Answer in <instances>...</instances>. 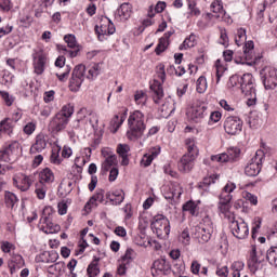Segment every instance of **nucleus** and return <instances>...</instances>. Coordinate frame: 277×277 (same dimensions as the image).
Instances as JSON below:
<instances>
[{"mask_svg": "<svg viewBox=\"0 0 277 277\" xmlns=\"http://www.w3.org/2000/svg\"><path fill=\"white\" fill-rule=\"evenodd\" d=\"M261 56L254 54V41L250 40L245 43L243 55L240 60H235L236 64H247V66H254L259 64Z\"/></svg>", "mask_w": 277, "mask_h": 277, "instance_id": "obj_6", "label": "nucleus"}, {"mask_svg": "<svg viewBox=\"0 0 277 277\" xmlns=\"http://www.w3.org/2000/svg\"><path fill=\"white\" fill-rule=\"evenodd\" d=\"M166 272H170V264L166 262V259H158L153 263V266H151L153 276H155V274L159 276V274L161 273L166 274Z\"/></svg>", "mask_w": 277, "mask_h": 277, "instance_id": "obj_21", "label": "nucleus"}, {"mask_svg": "<svg viewBox=\"0 0 277 277\" xmlns=\"http://www.w3.org/2000/svg\"><path fill=\"white\" fill-rule=\"evenodd\" d=\"M23 131L26 135H32L34 131H36V122H28L26 126H24Z\"/></svg>", "mask_w": 277, "mask_h": 277, "instance_id": "obj_53", "label": "nucleus"}, {"mask_svg": "<svg viewBox=\"0 0 277 277\" xmlns=\"http://www.w3.org/2000/svg\"><path fill=\"white\" fill-rule=\"evenodd\" d=\"M239 85L242 94H254V76L252 74H245L240 77Z\"/></svg>", "mask_w": 277, "mask_h": 277, "instance_id": "obj_16", "label": "nucleus"}, {"mask_svg": "<svg viewBox=\"0 0 277 277\" xmlns=\"http://www.w3.org/2000/svg\"><path fill=\"white\" fill-rule=\"evenodd\" d=\"M193 47H196V35L194 34L184 40V42L180 45V51L193 49Z\"/></svg>", "mask_w": 277, "mask_h": 277, "instance_id": "obj_39", "label": "nucleus"}, {"mask_svg": "<svg viewBox=\"0 0 277 277\" xmlns=\"http://www.w3.org/2000/svg\"><path fill=\"white\" fill-rule=\"evenodd\" d=\"M170 44V41L163 39V37H161L159 39V42L155 49V53L156 55H159L160 53H163V51H166V49H168V45Z\"/></svg>", "mask_w": 277, "mask_h": 277, "instance_id": "obj_44", "label": "nucleus"}, {"mask_svg": "<svg viewBox=\"0 0 277 277\" xmlns=\"http://www.w3.org/2000/svg\"><path fill=\"white\" fill-rule=\"evenodd\" d=\"M180 239L182 240V243H184V246H189V241H190V237H189V229L185 228L181 236Z\"/></svg>", "mask_w": 277, "mask_h": 277, "instance_id": "obj_56", "label": "nucleus"}, {"mask_svg": "<svg viewBox=\"0 0 277 277\" xmlns=\"http://www.w3.org/2000/svg\"><path fill=\"white\" fill-rule=\"evenodd\" d=\"M2 133L9 136L14 133V121L11 118H4L0 121V137Z\"/></svg>", "mask_w": 277, "mask_h": 277, "instance_id": "obj_27", "label": "nucleus"}, {"mask_svg": "<svg viewBox=\"0 0 277 277\" xmlns=\"http://www.w3.org/2000/svg\"><path fill=\"white\" fill-rule=\"evenodd\" d=\"M98 261H101V258L94 256L93 261L89 264L87 268V273L89 277H95L101 274V268L98 267Z\"/></svg>", "mask_w": 277, "mask_h": 277, "instance_id": "obj_32", "label": "nucleus"}, {"mask_svg": "<svg viewBox=\"0 0 277 277\" xmlns=\"http://www.w3.org/2000/svg\"><path fill=\"white\" fill-rule=\"evenodd\" d=\"M25 265V260L23 259V255L21 254H15L12 256V260L9 262V267L11 274H14L17 269H21Z\"/></svg>", "mask_w": 277, "mask_h": 277, "instance_id": "obj_31", "label": "nucleus"}, {"mask_svg": "<svg viewBox=\"0 0 277 277\" xmlns=\"http://www.w3.org/2000/svg\"><path fill=\"white\" fill-rule=\"evenodd\" d=\"M207 114V105L205 103L195 102L187 111V118L192 122H201Z\"/></svg>", "mask_w": 277, "mask_h": 277, "instance_id": "obj_14", "label": "nucleus"}, {"mask_svg": "<svg viewBox=\"0 0 277 277\" xmlns=\"http://www.w3.org/2000/svg\"><path fill=\"white\" fill-rule=\"evenodd\" d=\"M39 183H47V185H51L53 181H55V174H53V171L50 168H44L39 173Z\"/></svg>", "mask_w": 277, "mask_h": 277, "instance_id": "obj_28", "label": "nucleus"}, {"mask_svg": "<svg viewBox=\"0 0 277 277\" xmlns=\"http://www.w3.org/2000/svg\"><path fill=\"white\" fill-rule=\"evenodd\" d=\"M135 243H136V246H141L142 248H148V246H150V240H148V238H146V236H144V237L136 236Z\"/></svg>", "mask_w": 277, "mask_h": 277, "instance_id": "obj_52", "label": "nucleus"}, {"mask_svg": "<svg viewBox=\"0 0 277 277\" xmlns=\"http://www.w3.org/2000/svg\"><path fill=\"white\" fill-rule=\"evenodd\" d=\"M47 148V136L40 133L36 136V143L30 147V154L42 153Z\"/></svg>", "mask_w": 277, "mask_h": 277, "instance_id": "obj_25", "label": "nucleus"}, {"mask_svg": "<svg viewBox=\"0 0 277 277\" xmlns=\"http://www.w3.org/2000/svg\"><path fill=\"white\" fill-rule=\"evenodd\" d=\"M248 39V36L246 35V29L239 28L237 30V35L235 38V42L237 47H241L242 44H246V40Z\"/></svg>", "mask_w": 277, "mask_h": 277, "instance_id": "obj_41", "label": "nucleus"}, {"mask_svg": "<svg viewBox=\"0 0 277 277\" xmlns=\"http://www.w3.org/2000/svg\"><path fill=\"white\" fill-rule=\"evenodd\" d=\"M4 202L9 209H14V205L18 202V197L12 192L4 193Z\"/></svg>", "mask_w": 277, "mask_h": 277, "instance_id": "obj_38", "label": "nucleus"}, {"mask_svg": "<svg viewBox=\"0 0 277 277\" xmlns=\"http://www.w3.org/2000/svg\"><path fill=\"white\" fill-rule=\"evenodd\" d=\"M47 211H49V208H45L42 212V216L40 219L41 224H45L47 226H49V230H45L47 235L53 233L54 230H60V225H55V228L53 229V227L51 226V220L49 217V215H47Z\"/></svg>", "mask_w": 277, "mask_h": 277, "instance_id": "obj_36", "label": "nucleus"}, {"mask_svg": "<svg viewBox=\"0 0 277 277\" xmlns=\"http://www.w3.org/2000/svg\"><path fill=\"white\" fill-rule=\"evenodd\" d=\"M128 140H131V142H136V140H140V137L144 135V131H146V123H144V113L140 110H134L131 113L128 119Z\"/></svg>", "mask_w": 277, "mask_h": 277, "instance_id": "obj_1", "label": "nucleus"}, {"mask_svg": "<svg viewBox=\"0 0 277 277\" xmlns=\"http://www.w3.org/2000/svg\"><path fill=\"white\" fill-rule=\"evenodd\" d=\"M103 70V63H95L89 67L87 79H96Z\"/></svg>", "mask_w": 277, "mask_h": 277, "instance_id": "obj_35", "label": "nucleus"}, {"mask_svg": "<svg viewBox=\"0 0 277 277\" xmlns=\"http://www.w3.org/2000/svg\"><path fill=\"white\" fill-rule=\"evenodd\" d=\"M150 95L156 105L161 103V98H163V87L159 83V81H154V83L150 84Z\"/></svg>", "mask_w": 277, "mask_h": 277, "instance_id": "obj_23", "label": "nucleus"}, {"mask_svg": "<svg viewBox=\"0 0 277 277\" xmlns=\"http://www.w3.org/2000/svg\"><path fill=\"white\" fill-rule=\"evenodd\" d=\"M13 181L14 185H16L21 192H27L34 183V177L31 175H24L21 182L16 181V179H13Z\"/></svg>", "mask_w": 277, "mask_h": 277, "instance_id": "obj_29", "label": "nucleus"}, {"mask_svg": "<svg viewBox=\"0 0 277 277\" xmlns=\"http://www.w3.org/2000/svg\"><path fill=\"white\" fill-rule=\"evenodd\" d=\"M260 77L265 90H276L277 88V69L265 67L261 70Z\"/></svg>", "mask_w": 277, "mask_h": 277, "instance_id": "obj_9", "label": "nucleus"}, {"mask_svg": "<svg viewBox=\"0 0 277 277\" xmlns=\"http://www.w3.org/2000/svg\"><path fill=\"white\" fill-rule=\"evenodd\" d=\"M19 154L21 144L15 141L0 150V161H4L5 163H10V161H16Z\"/></svg>", "mask_w": 277, "mask_h": 277, "instance_id": "obj_10", "label": "nucleus"}, {"mask_svg": "<svg viewBox=\"0 0 277 277\" xmlns=\"http://www.w3.org/2000/svg\"><path fill=\"white\" fill-rule=\"evenodd\" d=\"M263 159H265V154L263 150H258L255 156L245 167V174L247 176H259L261 168H263Z\"/></svg>", "mask_w": 277, "mask_h": 277, "instance_id": "obj_7", "label": "nucleus"}, {"mask_svg": "<svg viewBox=\"0 0 277 277\" xmlns=\"http://www.w3.org/2000/svg\"><path fill=\"white\" fill-rule=\"evenodd\" d=\"M153 161V157H150L148 154H145L141 160V166H143V168H148Z\"/></svg>", "mask_w": 277, "mask_h": 277, "instance_id": "obj_59", "label": "nucleus"}, {"mask_svg": "<svg viewBox=\"0 0 277 277\" xmlns=\"http://www.w3.org/2000/svg\"><path fill=\"white\" fill-rule=\"evenodd\" d=\"M216 276L219 277H228V266H217Z\"/></svg>", "mask_w": 277, "mask_h": 277, "instance_id": "obj_60", "label": "nucleus"}, {"mask_svg": "<svg viewBox=\"0 0 277 277\" xmlns=\"http://www.w3.org/2000/svg\"><path fill=\"white\" fill-rule=\"evenodd\" d=\"M264 261H265V256H263V251H256V246H251V250L249 252V259L247 262V265L251 274H256L259 269H262Z\"/></svg>", "mask_w": 277, "mask_h": 277, "instance_id": "obj_8", "label": "nucleus"}, {"mask_svg": "<svg viewBox=\"0 0 277 277\" xmlns=\"http://www.w3.org/2000/svg\"><path fill=\"white\" fill-rule=\"evenodd\" d=\"M65 42L67 43L69 49L74 50H68L66 47L62 45L60 49L61 51H65V55H68V57H77L79 55V47L77 45V38L75 35H66L64 37Z\"/></svg>", "mask_w": 277, "mask_h": 277, "instance_id": "obj_17", "label": "nucleus"}, {"mask_svg": "<svg viewBox=\"0 0 277 277\" xmlns=\"http://www.w3.org/2000/svg\"><path fill=\"white\" fill-rule=\"evenodd\" d=\"M44 66H47V55L42 52L34 54V70L36 75H42Z\"/></svg>", "mask_w": 277, "mask_h": 277, "instance_id": "obj_18", "label": "nucleus"}, {"mask_svg": "<svg viewBox=\"0 0 277 277\" xmlns=\"http://www.w3.org/2000/svg\"><path fill=\"white\" fill-rule=\"evenodd\" d=\"M134 101L136 105H145L146 104V93L144 91H136L134 94Z\"/></svg>", "mask_w": 277, "mask_h": 277, "instance_id": "obj_49", "label": "nucleus"}, {"mask_svg": "<svg viewBox=\"0 0 277 277\" xmlns=\"http://www.w3.org/2000/svg\"><path fill=\"white\" fill-rule=\"evenodd\" d=\"M133 254H135V251H133V249H127L121 262L127 263L129 265V263L133 261Z\"/></svg>", "mask_w": 277, "mask_h": 277, "instance_id": "obj_55", "label": "nucleus"}, {"mask_svg": "<svg viewBox=\"0 0 277 277\" xmlns=\"http://www.w3.org/2000/svg\"><path fill=\"white\" fill-rule=\"evenodd\" d=\"M12 248H14V245H12L11 242L4 241L1 243L2 252L10 253L12 251Z\"/></svg>", "mask_w": 277, "mask_h": 277, "instance_id": "obj_62", "label": "nucleus"}, {"mask_svg": "<svg viewBox=\"0 0 277 277\" xmlns=\"http://www.w3.org/2000/svg\"><path fill=\"white\" fill-rule=\"evenodd\" d=\"M237 189V185L228 182L222 189L219 200V210L221 213H228L230 211V200H233V192Z\"/></svg>", "mask_w": 277, "mask_h": 277, "instance_id": "obj_5", "label": "nucleus"}, {"mask_svg": "<svg viewBox=\"0 0 277 277\" xmlns=\"http://www.w3.org/2000/svg\"><path fill=\"white\" fill-rule=\"evenodd\" d=\"M12 29H14V27L6 25L5 27H1L0 28V38H3V36H8V34H12Z\"/></svg>", "mask_w": 277, "mask_h": 277, "instance_id": "obj_63", "label": "nucleus"}, {"mask_svg": "<svg viewBox=\"0 0 277 277\" xmlns=\"http://www.w3.org/2000/svg\"><path fill=\"white\" fill-rule=\"evenodd\" d=\"M70 70H71V67L69 65H66L64 72L56 74L58 81H62V82L66 81V79H68V75H70Z\"/></svg>", "mask_w": 277, "mask_h": 277, "instance_id": "obj_54", "label": "nucleus"}, {"mask_svg": "<svg viewBox=\"0 0 277 277\" xmlns=\"http://www.w3.org/2000/svg\"><path fill=\"white\" fill-rule=\"evenodd\" d=\"M239 155H241V149L239 147H230L227 149V156L229 157V161H235Z\"/></svg>", "mask_w": 277, "mask_h": 277, "instance_id": "obj_47", "label": "nucleus"}, {"mask_svg": "<svg viewBox=\"0 0 277 277\" xmlns=\"http://www.w3.org/2000/svg\"><path fill=\"white\" fill-rule=\"evenodd\" d=\"M185 143H186L187 153L184 155H186L193 159H196V157H198V147L196 146V143L192 138H187L185 141Z\"/></svg>", "mask_w": 277, "mask_h": 277, "instance_id": "obj_34", "label": "nucleus"}, {"mask_svg": "<svg viewBox=\"0 0 277 277\" xmlns=\"http://www.w3.org/2000/svg\"><path fill=\"white\" fill-rule=\"evenodd\" d=\"M0 96L3 98L8 107H12L14 103V96L10 95V93L6 91H0Z\"/></svg>", "mask_w": 277, "mask_h": 277, "instance_id": "obj_51", "label": "nucleus"}, {"mask_svg": "<svg viewBox=\"0 0 277 277\" xmlns=\"http://www.w3.org/2000/svg\"><path fill=\"white\" fill-rule=\"evenodd\" d=\"M195 161L196 158L184 155L177 163L179 171L184 173L192 172Z\"/></svg>", "mask_w": 277, "mask_h": 277, "instance_id": "obj_20", "label": "nucleus"}, {"mask_svg": "<svg viewBox=\"0 0 277 277\" xmlns=\"http://www.w3.org/2000/svg\"><path fill=\"white\" fill-rule=\"evenodd\" d=\"M230 230L236 239H247L248 235H250V228L243 219L233 220L230 222Z\"/></svg>", "mask_w": 277, "mask_h": 277, "instance_id": "obj_12", "label": "nucleus"}, {"mask_svg": "<svg viewBox=\"0 0 277 277\" xmlns=\"http://www.w3.org/2000/svg\"><path fill=\"white\" fill-rule=\"evenodd\" d=\"M266 261L269 265L277 267V246H273L266 251Z\"/></svg>", "mask_w": 277, "mask_h": 277, "instance_id": "obj_37", "label": "nucleus"}, {"mask_svg": "<svg viewBox=\"0 0 277 277\" xmlns=\"http://www.w3.org/2000/svg\"><path fill=\"white\" fill-rule=\"evenodd\" d=\"M211 12L214 14H225L226 12L224 11V6L222 5V1L220 0H214L211 5Z\"/></svg>", "mask_w": 277, "mask_h": 277, "instance_id": "obj_43", "label": "nucleus"}, {"mask_svg": "<svg viewBox=\"0 0 277 277\" xmlns=\"http://www.w3.org/2000/svg\"><path fill=\"white\" fill-rule=\"evenodd\" d=\"M212 161H217V163H226L228 161H232L230 158L228 157L227 153H223L220 155H215L211 157Z\"/></svg>", "mask_w": 277, "mask_h": 277, "instance_id": "obj_50", "label": "nucleus"}, {"mask_svg": "<svg viewBox=\"0 0 277 277\" xmlns=\"http://www.w3.org/2000/svg\"><path fill=\"white\" fill-rule=\"evenodd\" d=\"M220 44H223V47L228 44V35L226 34V29H221Z\"/></svg>", "mask_w": 277, "mask_h": 277, "instance_id": "obj_61", "label": "nucleus"}, {"mask_svg": "<svg viewBox=\"0 0 277 277\" xmlns=\"http://www.w3.org/2000/svg\"><path fill=\"white\" fill-rule=\"evenodd\" d=\"M114 166H118V156H116V154L109 158H106L102 163L103 174H107V172H109Z\"/></svg>", "mask_w": 277, "mask_h": 277, "instance_id": "obj_33", "label": "nucleus"}, {"mask_svg": "<svg viewBox=\"0 0 277 277\" xmlns=\"http://www.w3.org/2000/svg\"><path fill=\"white\" fill-rule=\"evenodd\" d=\"M104 198H105V190L101 189V190H97V193L90 198L89 202L90 205H94L95 202H103Z\"/></svg>", "mask_w": 277, "mask_h": 277, "instance_id": "obj_48", "label": "nucleus"}, {"mask_svg": "<svg viewBox=\"0 0 277 277\" xmlns=\"http://www.w3.org/2000/svg\"><path fill=\"white\" fill-rule=\"evenodd\" d=\"M162 194L166 200H170L171 205H173V202L179 200V198H181L183 195V188H181V185L179 184L166 185L162 188Z\"/></svg>", "mask_w": 277, "mask_h": 277, "instance_id": "obj_15", "label": "nucleus"}, {"mask_svg": "<svg viewBox=\"0 0 277 277\" xmlns=\"http://www.w3.org/2000/svg\"><path fill=\"white\" fill-rule=\"evenodd\" d=\"M107 200L113 205H122L124 202V192L122 189L106 193Z\"/></svg>", "mask_w": 277, "mask_h": 277, "instance_id": "obj_26", "label": "nucleus"}, {"mask_svg": "<svg viewBox=\"0 0 277 277\" xmlns=\"http://www.w3.org/2000/svg\"><path fill=\"white\" fill-rule=\"evenodd\" d=\"M243 129V121L239 117L229 116L224 121V130L227 135H239Z\"/></svg>", "mask_w": 277, "mask_h": 277, "instance_id": "obj_13", "label": "nucleus"}, {"mask_svg": "<svg viewBox=\"0 0 277 277\" xmlns=\"http://www.w3.org/2000/svg\"><path fill=\"white\" fill-rule=\"evenodd\" d=\"M211 235H213V222L209 216H205L202 222L192 229V237L199 243L211 241Z\"/></svg>", "mask_w": 277, "mask_h": 277, "instance_id": "obj_3", "label": "nucleus"}, {"mask_svg": "<svg viewBox=\"0 0 277 277\" xmlns=\"http://www.w3.org/2000/svg\"><path fill=\"white\" fill-rule=\"evenodd\" d=\"M151 229L159 239H166L170 235V220L163 214H157L151 222Z\"/></svg>", "mask_w": 277, "mask_h": 277, "instance_id": "obj_4", "label": "nucleus"}, {"mask_svg": "<svg viewBox=\"0 0 277 277\" xmlns=\"http://www.w3.org/2000/svg\"><path fill=\"white\" fill-rule=\"evenodd\" d=\"M129 111V109L123 108L121 110V115H115L114 118L110 120V127H111V131L113 133H118V129H120V127H122L123 122L127 120V113Z\"/></svg>", "mask_w": 277, "mask_h": 277, "instance_id": "obj_22", "label": "nucleus"}, {"mask_svg": "<svg viewBox=\"0 0 277 277\" xmlns=\"http://www.w3.org/2000/svg\"><path fill=\"white\" fill-rule=\"evenodd\" d=\"M107 24H102L100 27L95 26V32L101 38V36H113L116 34V26L111 23V19L106 17Z\"/></svg>", "mask_w": 277, "mask_h": 277, "instance_id": "obj_19", "label": "nucleus"}, {"mask_svg": "<svg viewBox=\"0 0 277 277\" xmlns=\"http://www.w3.org/2000/svg\"><path fill=\"white\" fill-rule=\"evenodd\" d=\"M75 114V107L70 104H67L62 107L61 111H58L49 123V129L52 133H60L68 127V122H70V118Z\"/></svg>", "mask_w": 277, "mask_h": 277, "instance_id": "obj_2", "label": "nucleus"}, {"mask_svg": "<svg viewBox=\"0 0 277 277\" xmlns=\"http://www.w3.org/2000/svg\"><path fill=\"white\" fill-rule=\"evenodd\" d=\"M245 96H250L247 101L248 107H252V105H256V91H253V93H247Z\"/></svg>", "mask_w": 277, "mask_h": 277, "instance_id": "obj_58", "label": "nucleus"}, {"mask_svg": "<svg viewBox=\"0 0 277 277\" xmlns=\"http://www.w3.org/2000/svg\"><path fill=\"white\" fill-rule=\"evenodd\" d=\"M132 13L133 11L131 10V4L122 3L115 12V18H119L120 21H129Z\"/></svg>", "mask_w": 277, "mask_h": 277, "instance_id": "obj_24", "label": "nucleus"}, {"mask_svg": "<svg viewBox=\"0 0 277 277\" xmlns=\"http://www.w3.org/2000/svg\"><path fill=\"white\" fill-rule=\"evenodd\" d=\"M182 209H183V211H188V213H190V215H198V203H196L192 200L184 203Z\"/></svg>", "mask_w": 277, "mask_h": 277, "instance_id": "obj_40", "label": "nucleus"}, {"mask_svg": "<svg viewBox=\"0 0 277 277\" xmlns=\"http://www.w3.org/2000/svg\"><path fill=\"white\" fill-rule=\"evenodd\" d=\"M47 185L42 184V183H38L36 185V195L39 198V200H44V198L47 197Z\"/></svg>", "mask_w": 277, "mask_h": 277, "instance_id": "obj_42", "label": "nucleus"}, {"mask_svg": "<svg viewBox=\"0 0 277 277\" xmlns=\"http://www.w3.org/2000/svg\"><path fill=\"white\" fill-rule=\"evenodd\" d=\"M239 81H240L239 76H238V75H235V76H232V77L229 78L228 83H229V85H230L232 88H235V85H239Z\"/></svg>", "mask_w": 277, "mask_h": 277, "instance_id": "obj_64", "label": "nucleus"}, {"mask_svg": "<svg viewBox=\"0 0 277 277\" xmlns=\"http://www.w3.org/2000/svg\"><path fill=\"white\" fill-rule=\"evenodd\" d=\"M42 256H47L42 260L43 263H55L60 259V254L56 251L44 252Z\"/></svg>", "mask_w": 277, "mask_h": 277, "instance_id": "obj_45", "label": "nucleus"}, {"mask_svg": "<svg viewBox=\"0 0 277 277\" xmlns=\"http://www.w3.org/2000/svg\"><path fill=\"white\" fill-rule=\"evenodd\" d=\"M85 79V66L78 65L74 68L71 78L69 80V88L71 92H79V88Z\"/></svg>", "mask_w": 277, "mask_h": 277, "instance_id": "obj_11", "label": "nucleus"}, {"mask_svg": "<svg viewBox=\"0 0 277 277\" xmlns=\"http://www.w3.org/2000/svg\"><path fill=\"white\" fill-rule=\"evenodd\" d=\"M0 8L3 12H10L12 10V0H0Z\"/></svg>", "mask_w": 277, "mask_h": 277, "instance_id": "obj_57", "label": "nucleus"}, {"mask_svg": "<svg viewBox=\"0 0 277 277\" xmlns=\"http://www.w3.org/2000/svg\"><path fill=\"white\" fill-rule=\"evenodd\" d=\"M197 92L199 94H205L207 92V78L201 76L197 80Z\"/></svg>", "mask_w": 277, "mask_h": 277, "instance_id": "obj_46", "label": "nucleus"}, {"mask_svg": "<svg viewBox=\"0 0 277 277\" xmlns=\"http://www.w3.org/2000/svg\"><path fill=\"white\" fill-rule=\"evenodd\" d=\"M131 147L127 144H119L117 146V154L121 157V166H129V151Z\"/></svg>", "mask_w": 277, "mask_h": 277, "instance_id": "obj_30", "label": "nucleus"}]
</instances>
